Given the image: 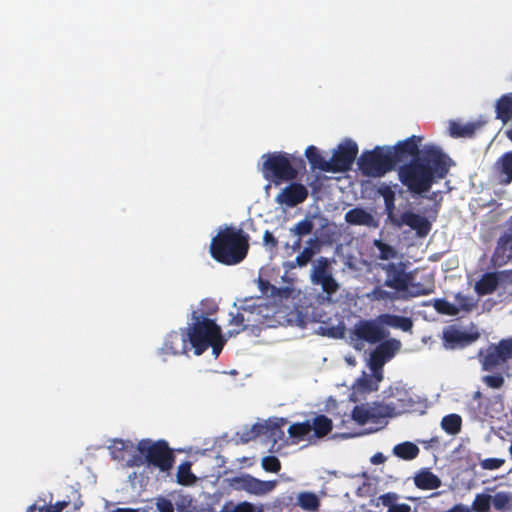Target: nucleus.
<instances>
[{
    "label": "nucleus",
    "instance_id": "obj_1",
    "mask_svg": "<svg viewBox=\"0 0 512 512\" xmlns=\"http://www.w3.org/2000/svg\"><path fill=\"white\" fill-rule=\"evenodd\" d=\"M449 160L439 147L425 146L420 158L399 166V180L410 193L422 195L427 193L437 180L446 177Z\"/></svg>",
    "mask_w": 512,
    "mask_h": 512
},
{
    "label": "nucleus",
    "instance_id": "obj_2",
    "mask_svg": "<svg viewBox=\"0 0 512 512\" xmlns=\"http://www.w3.org/2000/svg\"><path fill=\"white\" fill-rule=\"evenodd\" d=\"M249 250V236L233 226L218 231L210 243L211 257L218 263L232 266L241 263Z\"/></svg>",
    "mask_w": 512,
    "mask_h": 512
},
{
    "label": "nucleus",
    "instance_id": "obj_3",
    "mask_svg": "<svg viewBox=\"0 0 512 512\" xmlns=\"http://www.w3.org/2000/svg\"><path fill=\"white\" fill-rule=\"evenodd\" d=\"M193 318L194 322L188 328L187 340L195 354L201 355L211 347L213 354L217 357L225 344L220 327L214 320L207 317L194 315Z\"/></svg>",
    "mask_w": 512,
    "mask_h": 512
},
{
    "label": "nucleus",
    "instance_id": "obj_4",
    "mask_svg": "<svg viewBox=\"0 0 512 512\" xmlns=\"http://www.w3.org/2000/svg\"><path fill=\"white\" fill-rule=\"evenodd\" d=\"M377 193L383 197L385 212L391 224L398 228L407 226L414 230L416 235L421 238L426 237L430 233L432 224L426 216L415 213L412 210L404 211L399 215L395 212L396 197L392 187L383 183L377 189Z\"/></svg>",
    "mask_w": 512,
    "mask_h": 512
},
{
    "label": "nucleus",
    "instance_id": "obj_5",
    "mask_svg": "<svg viewBox=\"0 0 512 512\" xmlns=\"http://www.w3.org/2000/svg\"><path fill=\"white\" fill-rule=\"evenodd\" d=\"M262 158L265 159L261 169L263 177L276 184L296 179L299 169L305 168L301 157L285 152L267 153Z\"/></svg>",
    "mask_w": 512,
    "mask_h": 512
},
{
    "label": "nucleus",
    "instance_id": "obj_6",
    "mask_svg": "<svg viewBox=\"0 0 512 512\" xmlns=\"http://www.w3.org/2000/svg\"><path fill=\"white\" fill-rule=\"evenodd\" d=\"M379 267L386 274L384 286L397 292L407 293L409 297L429 295L433 292V286L424 287L420 283H412L413 277L406 272V267L399 263H380Z\"/></svg>",
    "mask_w": 512,
    "mask_h": 512
},
{
    "label": "nucleus",
    "instance_id": "obj_7",
    "mask_svg": "<svg viewBox=\"0 0 512 512\" xmlns=\"http://www.w3.org/2000/svg\"><path fill=\"white\" fill-rule=\"evenodd\" d=\"M137 451L143 457H135L133 465L140 466L144 463L157 467L163 472L169 471L174 464V455L165 440L152 441L142 439L137 444Z\"/></svg>",
    "mask_w": 512,
    "mask_h": 512
},
{
    "label": "nucleus",
    "instance_id": "obj_8",
    "mask_svg": "<svg viewBox=\"0 0 512 512\" xmlns=\"http://www.w3.org/2000/svg\"><path fill=\"white\" fill-rule=\"evenodd\" d=\"M358 167L367 177H382L395 169L387 146L364 151L358 159Z\"/></svg>",
    "mask_w": 512,
    "mask_h": 512
},
{
    "label": "nucleus",
    "instance_id": "obj_9",
    "mask_svg": "<svg viewBox=\"0 0 512 512\" xmlns=\"http://www.w3.org/2000/svg\"><path fill=\"white\" fill-rule=\"evenodd\" d=\"M333 258L320 256L312 265L310 270V281L314 285H320L326 299L331 297L339 290V283L333 276Z\"/></svg>",
    "mask_w": 512,
    "mask_h": 512
},
{
    "label": "nucleus",
    "instance_id": "obj_10",
    "mask_svg": "<svg viewBox=\"0 0 512 512\" xmlns=\"http://www.w3.org/2000/svg\"><path fill=\"white\" fill-rule=\"evenodd\" d=\"M510 359H512V338L501 339L498 343L487 347L481 360L482 369L492 371L507 364Z\"/></svg>",
    "mask_w": 512,
    "mask_h": 512
},
{
    "label": "nucleus",
    "instance_id": "obj_11",
    "mask_svg": "<svg viewBox=\"0 0 512 512\" xmlns=\"http://www.w3.org/2000/svg\"><path fill=\"white\" fill-rule=\"evenodd\" d=\"M389 331L382 327V324L376 319L360 320L351 331V339L354 341L376 344L386 339Z\"/></svg>",
    "mask_w": 512,
    "mask_h": 512
},
{
    "label": "nucleus",
    "instance_id": "obj_12",
    "mask_svg": "<svg viewBox=\"0 0 512 512\" xmlns=\"http://www.w3.org/2000/svg\"><path fill=\"white\" fill-rule=\"evenodd\" d=\"M423 140L421 136L412 135L405 140L399 141L394 146H387L392 157L394 168L397 165L408 163L410 160L420 158V145Z\"/></svg>",
    "mask_w": 512,
    "mask_h": 512
},
{
    "label": "nucleus",
    "instance_id": "obj_13",
    "mask_svg": "<svg viewBox=\"0 0 512 512\" xmlns=\"http://www.w3.org/2000/svg\"><path fill=\"white\" fill-rule=\"evenodd\" d=\"M358 154V145L351 139H346L334 151L330 163L331 172H346L350 170Z\"/></svg>",
    "mask_w": 512,
    "mask_h": 512
},
{
    "label": "nucleus",
    "instance_id": "obj_14",
    "mask_svg": "<svg viewBox=\"0 0 512 512\" xmlns=\"http://www.w3.org/2000/svg\"><path fill=\"white\" fill-rule=\"evenodd\" d=\"M383 400L391 417L411 411L414 402L408 392L398 387H389L383 392Z\"/></svg>",
    "mask_w": 512,
    "mask_h": 512
},
{
    "label": "nucleus",
    "instance_id": "obj_15",
    "mask_svg": "<svg viewBox=\"0 0 512 512\" xmlns=\"http://www.w3.org/2000/svg\"><path fill=\"white\" fill-rule=\"evenodd\" d=\"M480 338V332L474 330L471 332L463 331L456 326H448L443 331L442 341L446 349L465 348Z\"/></svg>",
    "mask_w": 512,
    "mask_h": 512
},
{
    "label": "nucleus",
    "instance_id": "obj_16",
    "mask_svg": "<svg viewBox=\"0 0 512 512\" xmlns=\"http://www.w3.org/2000/svg\"><path fill=\"white\" fill-rule=\"evenodd\" d=\"M277 481H263L249 474H245L233 479V486L237 490L246 491L249 494L262 496L275 489Z\"/></svg>",
    "mask_w": 512,
    "mask_h": 512
},
{
    "label": "nucleus",
    "instance_id": "obj_17",
    "mask_svg": "<svg viewBox=\"0 0 512 512\" xmlns=\"http://www.w3.org/2000/svg\"><path fill=\"white\" fill-rule=\"evenodd\" d=\"M401 349V342L398 339L390 338L382 340L370 354V361L375 367L383 365L391 360Z\"/></svg>",
    "mask_w": 512,
    "mask_h": 512
},
{
    "label": "nucleus",
    "instance_id": "obj_18",
    "mask_svg": "<svg viewBox=\"0 0 512 512\" xmlns=\"http://www.w3.org/2000/svg\"><path fill=\"white\" fill-rule=\"evenodd\" d=\"M308 195V189L303 184L292 182L276 196V202L287 207H295L303 203Z\"/></svg>",
    "mask_w": 512,
    "mask_h": 512
},
{
    "label": "nucleus",
    "instance_id": "obj_19",
    "mask_svg": "<svg viewBox=\"0 0 512 512\" xmlns=\"http://www.w3.org/2000/svg\"><path fill=\"white\" fill-rule=\"evenodd\" d=\"M252 314L253 311L244 306L239 307L235 313L230 312L228 325L231 328L228 330L229 336L238 335L240 332L246 330L249 326H253L250 318Z\"/></svg>",
    "mask_w": 512,
    "mask_h": 512
},
{
    "label": "nucleus",
    "instance_id": "obj_20",
    "mask_svg": "<svg viewBox=\"0 0 512 512\" xmlns=\"http://www.w3.org/2000/svg\"><path fill=\"white\" fill-rule=\"evenodd\" d=\"M345 221L350 225L366 226L377 228L378 220L368 211L361 207H355L345 214Z\"/></svg>",
    "mask_w": 512,
    "mask_h": 512
},
{
    "label": "nucleus",
    "instance_id": "obj_21",
    "mask_svg": "<svg viewBox=\"0 0 512 512\" xmlns=\"http://www.w3.org/2000/svg\"><path fill=\"white\" fill-rule=\"evenodd\" d=\"M414 484L421 490H435L441 487V479L430 469L423 468L414 476Z\"/></svg>",
    "mask_w": 512,
    "mask_h": 512
},
{
    "label": "nucleus",
    "instance_id": "obj_22",
    "mask_svg": "<svg viewBox=\"0 0 512 512\" xmlns=\"http://www.w3.org/2000/svg\"><path fill=\"white\" fill-rule=\"evenodd\" d=\"M186 341L187 338L172 331L166 336L161 352L170 355L182 354L186 351Z\"/></svg>",
    "mask_w": 512,
    "mask_h": 512
},
{
    "label": "nucleus",
    "instance_id": "obj_23",
    "mask_svg": "<svg viewBox=\"0 0 512 512\" xmlns=\"http://www.w3.org/2000/svg\"><path fill=\"white\" fill-rule=\"evenodd\" d=\"M378 320L382 324V327L388 326L400 329L404 332H411L413 328L412 319L406 316L383 313L378 316Z\"/></svg>",
    "mask_w": 512,
    "mask_h": 512
},
{
    "label": "nucleus",
    "instance_id": "obj_24",
    "mask_svg": "<svg viewBox=\"0 0 512 512\" xmlns=\"http://www.w3.org/2000/svg\"><path fill=\"white\" fill-rule=\"evenodd\" d=\"M499 285V277L496 272H487L475 284V291L478 295L492 294Z\"/></svg>",
    "mask_w": 512,
    "mask_h": 512
},
{
    "label": "nucleus",
    "instance_id": "obj_25",
    "mask_svg": "<svg viewBox=\"0 0 512 512\" xmlns=\"http://www.w3.org/2000/svg\"><path fill=\"white\" fill-rule=\"evenodd\" d=\"M305 156L308 160V162L311 165L312 169H319L321 171L325 172H331V163L330 161H326L319 149L313 145L308 146L305 151Z\"/></svg>",
    "mask_w": 512,
    "mask_h": 512
},
{
    "label": "nucleus",
    "instance_id": "obj_26",
    "mask_svg": "<svg viewBox=\"0 0 512 512\" xmlns=\"http://www.w3.org/2000/svg\"><path fill=\"white\" fill-rule=\"evenodd\" d=\"M312 437L323 438L328 435L333 429V422L326 415H317L312 422H310Z\"/></svg>",
    "mask_w": 512,
    "mask_h": 512
},
{
    "label": "nucleus",
    "instance_id": "obj_27",
    "mask_svg": "<svg viewBox=\"0 0 512 512\" xmlns=\"http://www.w3.org/2000/svg\"><path fill=\"white\" fill-rule=\"evenodd\" d=\"M288 434L294 440L295 443H298L303 440L311 441L312 435H310L311 434L310 421L307 420L304 422L293 423L288 428Z\"/></svg>",
    "mask_w": 512,
    "mask_h": 512
},
{
    "label": "nucleus",
    "instance_id": "obj_28",
    "mask_svg": "<svg viewBox=\"0 0 512 512\" xmlns=\"http://www.w3.org/2000/svg\"><path fill=\"white\" fill-rule=\"evenodd\" d=\"M419 452L418 446L409 441L397 444L393 448L394 455L406 461L415 459L419 455Z\"/></svg>",
    "mask_w": 512,
    "mask_h": 512
},
{
    "label": "nucleus",
    "instance_id": "obj_29",
    "mask_svg": "<svg viewBox=\"0 0 512 512\" xmlns=\"http://www.w3.org/2000/svg\"><path fill=\"white\" fill-rule=\"evenodd\" d=\"M497 118L506 122L512 118V93L500 97L496 104Z\"/></svg>",
    "mask_w": 512,
    "mask_h": 512
},
{
    "label": "nucleus",
    "instance_id": "obj_30",
    "mask_svg": "<svg viewBox=\"0 0 512 512\" xmlns=\"http://www.w3.org/2000/svg\"><path fill=\"white\" fill-rule=\"evenodd\" d=\"M477 127L478 126L475 123L461 124L453 121L450 123L449 131L453 137H471L475 133Z\"/></svg>",
    "mask_w": 512,
    "mask_h": 512
},
{
    "label": "nucleus",
    "instance_id": "obj_31",
    "mask_svg": "<svg viewBox=\"0 0 512 512\" xmlns=\"http://www.w3.org/2000/svg\"><path fill=\"white\" fill-rule=\"evenodd\" d=\"M314 229V222L310 216H306L304 219L297 222L293 227L289 229L292 236L305 237L312 233Z\"/></svg>",
    "mask_w": 512,
    "mask_h": 512
},
{
    "label": "nucleus",
    "instance_id": "obj_32",
    "mask_svg": "<svg viewBox=\"0 0 512 512\" xmlns=\"http://www.w3.org/2000/svg\"><path fill=\"white\" fill-rule=\"evenodd\" d=\"M356 392L369 393L378 390V384L373 380L372 376L363 372L362 376L358 378L353 385Z\"/></svg>",
    "mask_w": 512,
    "mask_h": 512
},
{
    "label": "nucleus",
    "instance_id": "obj_33",
    "mask_svg": "<svg viewBox=\"0 0 512 512\" xmlns=\"http://www.w3.org/2000/svg\"><path fill=\"white\" fill-rule=\"evenodd\" d=\"M316 255L310 247H304L296 258L287 263L289 269L304 268L306 267Z\"/></svg>",
    "mask_w": 512,
    "mask_h": 512
},
{
    "label": "nucleus",
    "instance_id": "obj_34",
    "mask_svg": "<svg viewBox=\"0 0 512 512\" xmlns=\"http://www.w3.org/2000/svg\"><path fill=\"white\" fill-rule=\"evenodd\" d=\"M499 171L504 175L503 183L509 184L512 182V152L504 153L498 160Z\"/></svg>",
    "mask_w": 512,
    "mask_h": 512
},
{
    "label": "nucleus",
    "instance_id": "obj_35",
    "mask_svg": "<svg viewBox=\"0 0 512 512\" xmlns=\"http://www.w3.org/2000/svg\"><path fill=\"white\" fill-rule=\"evenodd\" d=\"M462 419L457 414H449L442 418L441 427L442 429L450 434L455 435L461 430Z\"/></svg>",
    "mask_w": 512,
    "mask_h": 512
},
{
    "label": "nucleus",
    "instance_id": "obj_36",
    "mask_svg": "<svg viewBox=\"0 0 512 512\" xmlns=\"http://www.w3.org/2000/svg\"><path fill=\"white\" fill-rule=\"evenodd\" d=\"M373 246L377 248L379 252L377 257L380 260L388 261L391 259H395L397 257V250L393 246L382 241L381 239H375L373 241Z\"/></svg>",
    "mask_w": 512,
    "mask_h": 512
},
{
    "label": "nucleus",
    "instance_id": "obj_37",
    "mask_svg": "<svg viewBox=\"0 0 512 512\" xmlns=\"http://www.w3.org/2000/svg\"><path fill=\"white\" fill-rule=\"evenodd\" d=\"M298 504L302 509L315 511L320 506L319 498L312 492H302L298 495Z\"/></svg>",
    "mask_w": 512,
    "mask_h": 512
},
{
    "label": "nucleus",
    "instance_id": "obj_38",
    "mask_svg": "<svg viewBox=\"0 0 512 512\" xmlns=\"http://www.w3.org/2000/svg\"><path fill=\"white\" fill-rule=\"evenodd\" d=\"M496 254L503 257H512V231L505 232L498 240Z\"/></svg>",
    "mask_w": 512,
    "mask_h": 512
},
{
    "label": "nucleus",
    "instance_id": "obj_39",
    "mask_svg": "<svg viewBox=\"0 0 512 512\" xmlns=\"http://www.w3.org/2000/svg\"><path fill=\"white\" fill-rule=\"evenodd\" d=\"M433 306L438 313L443 315L456 316L460 312V308L443 298L435 299Z\"/></svg>",
    "mask_w": 512,
    "mask_h": 512
},
{
    "label": "nucleus",
    "instance_id": "obj_40",
    "mask_svg": "<svg viewBox=\"0 0 512 512\" xmlns=\"http://www.w3.org/2000/svg\"><path fill=\"white\" fill-rule=\"evenodd\" d=\"M369 414L371 417V422L377 423L379 419L391 417L388 409H386V405L384 401L381 402H373L372 404H368Z\"/></svg>",
    "mask_w": 512,
    "mask_h": 512
},
{
    "label": "nucleus",
    "instance_id": "obj_41",
    "mask_svg": "<svg viewBox=\"0 0 512 512\" xmlns=\"http://www.w3.org/2000/svg\"><path fill=\"white\" fill-rule=\"evenodd\" d=\"M351 417L359 425L371 422L368 404L356 405L352 410Z\"/></svg>",
    "mask_w": 512,
    "mask_h": 512
},
{
    "label": "nucleus",
    "instance_id": "obj_42",
    "mask_svg": "<svg viewBox=\"0 0 512 512\" xmlns=\"http://www.w3.org/2000/svg\"><path fill=\"white\" fill-rule=\"evenodd\" d=\"M492 504L496 510H504L512 506V495L508 492H497L492 497Z\"/></svg>",
    "mask_w": 512,
    "mask_h": 512
},
{
    "label": "nucleus",
    "instance_id": "obj_43",
    "mask_svg": "<svg viewBox=\"0 0 512 512\" xmlns=\"http://www.w3.org/2000/svg\"><path fill=\"white\" fill-rule=\"evenodd\" d=\"M286 420L280 419L277 421H270V430L267 433V438L273 441V443H277L279 440L284 438V431L282 426L285 424Z\"/></svg>",
    "mask_w": 512,
    "mask_h": 512
},
{
    "label": "nucleus",
    "instance_id": "obj_44",
    "mask_svg": "<svg viewBox=\"0 0 512 512\" xmlns=\"http://www.w3.org/2000/svg\"><path fill=\"white\" fill-rule=\"evenodd\" d=\"M492 496L487 494H477L472 503V509L475 512H489L491 508Z\"/></svg>",
    "mask_w": 512,
    "mask_h": 512
},
{
    "label": "nucleus",
    "instance_id": "obj_45",
    "mask_svg": "<svg viewBox=\"0 0 512 512\" xmlns=\"http://www.w3.org/2000/svg\"><path fill=\"white\" fill-rule=\"evenodd\" d=\"M195 476L192 474L189 463H183L178 467L177 481L182 485L193 483Z\"/></svg>",
    "mask_w": 512,
    "mask_h": 512
},
{
    "label": "nucleus",
    "instance_id": "obj_46",
    "mask_svg": "<svg viewBox=\"0 0 512 512\" xmlns=\"http://www.w3.org/2000/svg\"><path fill=\"white\" fill-rule=\"evenodd\" d=\"M456 306L460 308V311L470 312L476 306V302L470 296L464 295L462 293H457L455 295Z\"/></svg>",
    "mask_w": 512,
    "mask_h": 512
},
{
    "label": "nucleus",
    "instance_id": "obj_47",
    "mask_svg": "<svg viewBox=\"0 0 512 512\" xmlns=\"http://www.w3.org/2000/svg\"><path fill=\"white\" fill-rule=\"evenodd\" d=\"M262 467L267 472L277 473L281 470V463L276 456H266L262 459Z\"/></svg>",
    "mask_w": 512,
    "mask_h": 512
},
{
    "label": "nucleus",
    "instance_id": "obj_48",
    "mask_svg": "<svg viewBox=\"0 0 512 512\" xmlns=\"http://www.w3.org/2000/svg\"><path fill=\"white\" fill-rule=\"evenodd\" d=\"M369 296L376 301L393 300L395 298L394 293L386 291L381 286L374 287Z\"/></svg>",
    "mask_w": 512,
    "mask_h": 512
},
{
    "label": "nucleus",
    "instance_id": "obj_49",
    "mask_svg": "<svg viewBox=\"0 0 512 512\" xmlns=\"http://www.w3.org/2000/svg\"><path fill=\"white\" fill-rule=\"evenodd\" d=\"M482 381L492 389H499L504 385V377L501 374L496 375H485L482 377Z\"/></svg>",
    "mask_w": 512,
    "mask_h": 512
},
{
    "label": "nucleus",
    "instance_id": "obj_50",
    "mask_svg": "<svg viewBox=\"0 0 512 512\" xmlns=\"http://www.w3.org/2000/svg\"><path fill=\"white\" fill-rule=\"evenodd\" d=\"M271 294L275 297H278L280 300L289 299L295 296V289L289 286L281 288L271 286Z\"/></svg>",
    "mask_w": 512,
    "mask_h": 512
},
{
    "label": "nucleus",
    "instance_id": "obj_51",
    "mask_svg": "<svg viewBox=\"0 0 512 512\" xmlns=\"http://www.w3.org/2000/svg\"><path fill=\"white\" fill-rule=\"evenodd\" d=\"M226 512H264L262 506H256L248 501L238 503L233 509Z\"/></svg>",
    "mask_w": 512,
    "mask_h": 512
},
{
    "label": "nucleus",
    "instance_id": "obj_52",
    "mask_svg": "<svg viewBox=\"0 0 512 512\" xmlns=\"http://www.w3.org/2000/svg\"><path fill=\"white\" fill-rule=\"evenodd\" d=\"M505 463L504 459L500 458H486L480 462V465L485 470H496L502 467Z\"/></svg>",
    "mask_w": 512,
    "mask_h": 512
},
{
    "label": "nucleus",
    "instance_id": "obj_53",
    "mask_svg": "<svg viewBox=\"0 0 512 512\" xmlns=\"http://www.w3.org/2000/svg\"><path fill=\"white\" fill-rule=\"evenodd\" d=\"M156 509L158 512H174V505L171 500L161 496L156 499Z\"/></svg>",
    "mask_w": 512,
    "mask_h": 512
},
{
    "label": "nucleus",
    "instance_id": "obj_54",
    "mask_svg": "<svg viewBox=\"0 0 512 512\" xmlns=\"http://www.w3.org/2000/svg\"><path fill=\"white\" fill-rule=\"evenodd\" d=\"M263 244L270 251L276 250L278 247V240L276 237L270 232L266 230L263 234Z\"/></svg>",
    "mask_w": 512,
    "mask_h": 512
},
{
    "label": "nucleus",
    "instance_id": "obj_55",
    "mask_svg": "<svg viewBox=\"0 0 512 512\" xmlns=\"http://www.w3.org/2000/svg\"><path fill=\"white\" fill-rule=\"evenodd\" d=\"M398 499V495L394 492H388V493H385V494H382L379 496L378 500L381 501V503L388 507V509L390 508V505H395L396 501Z\"/></svg>",
    "mask_w": 512,
    "mask_h": 512
},
{
    "label": "nucleus",
    "instance_id": "obj_56",
    "mask_svg": "<svg viewBox=\"0 0 512 512\" xmlns=\"http://www.w3.org/2000/svg\"><path fill=\"white\" fill-rule=\"evenodd\" d=\"M269 426H270V421L263 423V424L257 423L255 425H253L252 433L254 434V436H266L267 437V433L270 430Z\"/></svg>",
    "mask_w": 512,
    "mask_h": 512
},
{
    "label": "nucleus",
    "instance_id": "obj_57",
    "mask_svg": "<svg viewBox=\"0 0 512 512\" xmlns=\"http://www.w3.org/2000/svg\"><path fill=\"white\" fill-rule=\"evenodd\" d=\"M305 247H310L314 253L318 254L321 251L322 243L317 237H313L306 242Z\"/></svg>",
    "mask_w": 512,
    "mask_h": 512
},
{
    "label": "nucleus",
    "instance_id": "obj_58",
    "mask_svg": "<svg viewBox=\"0 0 512 512\" xmlns=\"http://www.w3.org/2000/svg\"><path fill=\"white\" fill-rule=\"evenodd\" d=\"M387 512H411V507L406 503L390 505Z\"/></svg>",
    "mask_w": 512,
    "mask_h": 512
},
{
    "label": "nucleus",
    "instance_id": "obj_59",
    "mask_svg": "<svg viewBox=\"0 0 512 512\" xmlns=\"http://www.w3.org/2000/svg\"><path fill=\"white\" fill-rule=\"evenodd\" d=\"M69 505V501H58L55 504L48 505L47 508L51 512H61Z\"/></svg>",
    "mask_w": 512,
    "mask_h": 512
},
{
    "label": "nucleus",
    "instance_id": "obj_60",
    "mask_svg": "<svg viewBox=\"0 0 512 512\" xmlns=\"http://www.w3.org/2000/svg\"><path fill=\"white\" fill-rule=\"evenodd\" d=\"M370 367L373 372L372 378L378 384L383 379L382 367L373 366L371 361H370Z\"/></svg>",
    "mask_w": 512,
    "mask_h": 512
},
{
    "label": "nucleus",
    "instance_id": "obj_61",
    "mask_svg": "<svg viewBox=\"0 0 512 512\" xmlns=\"http://www.w3.org/2000/svg\"><path fill=\"white\" fill-rule=\"evenodd\" d=\"M370 461L372 464L379 465L386 461V457L382 453L378 452L371 457Z\"/></svg>",
    "mask_w": 512,
    "mask_h": 512
},
{
    "label": "nucleus",
    "instance_id": "obj_62",
    "mask_svg": "<svg viewBox=\"0 0 512 512\" xmlns=\"http://www.w3.org/2000/svg\"><path fill=\"white\" fill-rule=\"evenodd\" d=\"M190 504H191V499H187L186 497H183L181 499V503L176 504L177 510L180 512H185L186 506H190Z\"/></svg>",
    "mask_w": 512,
    "mask_h": 512
},
{
    "label": "nucleus",
    "instance_id": "obj_63",
    "mask_svg": "<svg viewBox=\"0 0 512 512\" xmlns=\"http://www.w3.org/2000/svg\"><path fill=\"white\" fill-rule=\"evenodd\" d=\"M271 284L267 280L259 279V288L263 293H268V291L271 292Z\"/></svg>",
    "mask_w": 512,
    "mask_h": 512
},
{
    "label": "nucleus",
    "instance_id": "obj_64",
    "mask_svg": "<svg viewBox=\"0 0 512 512\" xmlns=\"http://www.w3.org/2000/svg\"><path fill=\"white\" fill-rule=\"evenodd\" d=\"M302 237H296V239L293 241L291 245V249L293 252L299 251L302 246Z\"/></svg>",
    "mask_w": 512,
    "mask_h": 512
}]
</instances>
